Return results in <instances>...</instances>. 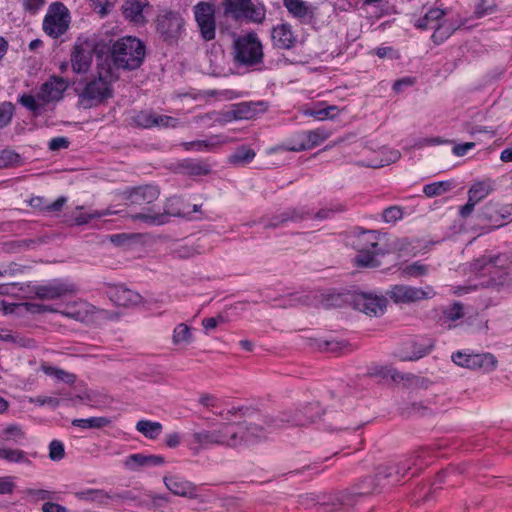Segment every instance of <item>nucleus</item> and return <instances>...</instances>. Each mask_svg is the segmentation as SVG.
I'll list each match as a JSON object with an SVG mask.
<instances>
[{
  "mask_svg": "<svg viewBox=\"0 0 512 512\" xmlns=\"http://www.w3.org/2000/svg\"><path fill=\"white\" fill-rule=\"evenodd\" d=\"M267 109L263 101L241 102L232 106L231 115L237 120H248L254 118L257 114Z\"/></svg>",
  "mask_w": 512,
  "mask_h": 512,
  "instance_id": "26",
  "label": "nucleus"
},
{
  "mask_svg": "<svg viewBox=\"0 0 512 512\" xmlns=\"http://www.w3.org/2000/svg\"><path fill=\"white\" fill-rule=\"evenodd\" d=\"M145 54L146 47L140 39L126 36L111 45L109 58L116 69L132 71L142 65Z\"/></svg>",
  "mask_w": 512,
  "mask_h": 512,
  "instance_id": "5",
  "label": "nucleus"
},
{
  "mask_svg": "<svg viewBox=\"0 0 512 512\" xmlns=\"http://www.w3.org/2000/svg\"><path fill=\"white\" fill-rule=\"evenodd\" d=\"M218 435V446L237 448L242 446V426L240 422H229L222 424L216 429Z\"/></svg>",
  "mask_w": 512,
  "mask_h": 512,
  "instance_id": "22",
  "label": "nucleus"
},
{
  "mask_svg": "<svg viewBox=\"0 0 512 512\" xmlns=\"http://www.w3.org/2000/svg\"><path fill=\"white\" fill-rule=\"evenodd\" d=\"M428 454V449L421 448L413 452L412 455L404 459L403 461L394 464L393 469L396 474V481H400L406 475L411 473V476H415L425 466H428V462L425 461V457Z\"/></svg>",
  "mask_w": 512,
  "mask_h": 512,
  "instance_id": "15",
  "label": "nucleus"
},
{
  "mask_svg": "<svg viewBox=\"0 0 512 512\" xmlns=\"http://www.w3.org/2000/svg\"><path fill=\"white\" fill-rule=\"evenodd\" d=\"M364 495L348 491L320 495L305 493L299 496L298 503L305 509L315 508L316 512H350Z\"/></svg>",
  "mask_w": 512,
  "mask_h": 512,
  "instance_id": "2",
  "label": "nucleus"
},
{
  "mask_svg": "<svg viewBox=\"0 0 512 512\" xmlns=\"http://www.w3.org/2000/svg\"><path fill=\"white\" fill-rule=\"evenodd\" d=\"M65 456V448L61 441L53 440L49 444V457L52 461H60Z\"/></svg>",
  "mask_w": 512,
  "mask_h": 512,
  "instance_id": "54",
  "label": "nucleus"
},
{
  "mask_svg": "<svg viewBox=\"0 0 512 512\" xmlns=\"http://www.w3.org/2000/svg\"><path fill=\"white\" fill-rule=\"evenodd\" d=\"M194 16L203 40L211 41L216 36L215 7L201 1L194 6Z\"/></svg>",
  "mask_w": 512,
  "mask_h": 512,
  "instance_id": "13",
  "label": "nucleus"
},
{
  "mask_svg": "<svg viewBox=\"0 0 512 512\" xmlns=\"http://www.w3.org/2000/svg\"><path fill=\"white\" fill-rule=\"evenodd\" d=\"M76 497L80 500H92L101 504L105 499H110L111 495L102 489H87L76 493Z\"/></svg>",
  "mask_w": 512,
  "mask_h": 512,
  "instance_id": "46",
  "label": "nucleus"
},
{
  "mask_svg": "<svg viewBox=\"0 0 512 512\" xmlns=\"http://www.w3.org/2000/svg\"><path fill=\"white\" fill-rule=\"evenodd\" d=\"M70 13L67 7L61 2L50 5L43 20L44 32L52 38L62 36L69 28Z\"/></svg>",
  "mask_w": 512,
  "mask_h": 512,
  "instance_id": "11",
  "label": "nucleus"
},
{
  "mask_svg": "<svg viewBox=\"0 0 512 512\" xmlns=\"http://www.w3.org/2000/svg\"><path fill=\"white\" fill-rule=\"evenodd\" d=\"M484 265L503 268L507 264V259L502 255L484 256L482 258Z\"/></svg>",
  "mask_w": 512,
  "mask_h": 512,
  "instance_id": "64",
  "label": "nucleus"
},
{
  "mask_svg": "<svg viewBox=\"0 0 512 512\" xmlns=\"http://www.w3.org/2000/svg\"><path fill=\"white\" fill-rule=\"evenodd\" d=\"M96 44L94 40L78 38L71 52L72 70L85 73L89 70Z\"/></svg>",
  "mask_w": 512,
  "mask_h": 512,
  "instance_id": "14",
  "label": "nucleus"
},
{
  "mask_svg": "<svg viewBox=\"0 0 512 512\" xmlns=\"http://www.w3.org/2000/svg\"><path fill=\"white\" fill-rule=\"evenodd\" d=\"M352 246L357 251L354 262L362 268L380 267L381 258L396 250L388 243L387 234L377 230L362 229L355 235Z\"/></svg>",
  "mask_w": 512,
  "mask_h": 512,
  "instance_id": "1",
  "label": "nucleus"
},
{
  "mask_svg": "<svg viewBox=\"0 0 512 512\" xmlns=\"http://www.w3.org/2000/svg\"><path fill=\"white\" fill-rule=\"evenodd\" d=\"M223 16L236 22L262 24L266 19V8L253 0H223Z\"/></svg>",
  "mask_w": 512,
  "mask_h": 512,
  "instance_id": "6",
  "label": "nucleus"
},
{
  "mask_svg": "<svg viewBox=\"0 0 512 512\" xmlns=\"http://www.w3.org/2000/svg\"><path fill=\"white\" fill-rule=\"evenodd\" d=\"M429 272V266L421 263L420 261H416L410 265L402 268L401 273L406 277H421L427 275Z\"/></svg>",
  "mask_w": 512,
  "mask_h": 512,
  "instance_id": "47",
  "label": "nucleus"
},
{
  "mask_svg": "<svg viewBox=\"0 0 512 512\" xmlns=\"http://www.w3.org/2000/svg\"><path fill=\"white\" fill-rule=\"evenodd\" d=\"M453 187L452 181H438L425 185L423 192L427 197H436L450 191Z\"/></svg>",
  "mask_w": 512,
  "mask_h": 512,
  "instance_id": "42",
  "label": "nucleus"
},
{
  "mask_svg": "<svg viewBox=\"0 0 512 512\" xmlns=\"http://www.w3.org/2000/svg\"><path fill=\"white\" fill-rule=\"evenodd\" d=\"M0 459L6 460L10 463L31 464V461L27 458L26 453L20 449L0 448Z\"/></svg>",
  "mask_w": 512,
  "mask_h": 512,
  "instance_id": "43",
  "label": "nucleus"
},
{
  "mask_svg": "<svg viewBox=\"0 0 512 512\" xmlns=\"http://www.w3.org/2000/svg\"><path fill=\"white\" fill-rule=\"evenodd\" d=\"M179 168L189 176H204L211 172L210 165L203 160L184 159L179 163Z\"/></svg>",
  "mask_w": 512,
  "mask_h": 512,
  "instance_id": "32",
  "label": "nucleus"
},
{
  "mask_svg": "<svg viewBox=\"0 0 512 512\" xmlns=\"http://www.w3.org/2000/svg\"><path fill=\"white\" fill-rule=\"evenodd\" d=\"M345 207L343 205H337L334 208H323L320 209L315 215L314 218L318 220H324L333 217L338 212H343Z\"/></svg>",
  "mask_w": 512,
  "mask_h": 512,
  "instance_id": "63",
  "label": "nucleus"
},
{
  "mask_svg": "<svg viewBox=\"0 0 512 512\" xmlns=\"http://www.w3.org/2000/svg\"><path fill=\"white\" fill-rule=\"evenodd\" d=\"M456 30V26L453 21L446 19L445 16L435 27L434 33L431 36L432 41L439 45L447 40Z\"/></svg>",
  "mask_w": 512,
  "mask_h": 512,
  "instance_id": "35",
  "label": "nucleus"
},
{
  "mask_svg": "<svg viewBox=\"0 0 512 512\" xmlns=\"http://www.w3.org/2000/svg\"><path fill=\"white\" fill-rule=\"evenodd\" d=\"M335 111H338V108L336 106H328L323 109L311 110L308 112V114L318 120H325L328 118L335 117Z\"/></svg>",
  "mask_w": 512,
  "mask_h": 512,
  "instance_id": "57",
  "label": "nucleus"
},
{
  "mask_svg": "<svg viewBox=\"0 0 512 512\" xmlns=\"http://www.w3.org/2000/svg\"><path fill=\"white\" fill-rule=\"evenodd\" d=\"M164 483L167 489H169L173 494L178 496H190L193 492V487L191 483L183 481L178 477L165 476Z\"/></svg>",
  "mask_w": 512,
  "mask_h": 512,
  "instance_id": "34",
  "label": "nucleus"
},
{
  "mask_svg": "<svg viewBox=\"0 0 512 512\" xmlns=\"http://www.w3.org/2000/svg\"><path fill=\"white\" fill-rule=\"evenodd\" d=\"M352 305L369 316H379L385 312L387 298L384 296H373L371 294L360 293L352 298Z\"/></svg>",
  "mask_w": 512,
  "mask_h": 512,
  "instance_id": "19",
  "label": "nucleus"
},
{
  "mask_svg": "<svg viewBox=\"0 0 512 512\" xmlns=\"http://www.w3.org/2000/svg\"><path fill=\"white\" fill-rule=\"evenodd\" d=\"M22 305L25 307L26 311L31 314H43L46 312H49V313L58 312V310L55 309L51 305H44V304L32 303V302H25Z\"/></svg>",
  "mask_w": 512,
  "mask_h": 512,
  "instance_id": "52",
  "label": "nucleus"
},
{
  "mask_svg": "<svg viewBox=\"0 0 512 512\" xmlns=\"http://www.w3.org/2000/svg\"><path fill=\"white\" fill-rule=\"evenodd\" d=\"M301 137L306 140V145H300L299 148L311 149L324 142L329 137V134L325 130L316 129L301 132Z\"/></svg>",
  "mask_w": 512,
  "mask_h": 512,
  "instance_id": "39",
  "label": "nucleus"
},
{
  "mask_svg": "<svg viewBox=\"0 0 512 512\" xmlns=\"http://www.w3.org/2000/svg\"><path fill=\"white\" fill-rule=\"evenodd\" d=\"M256 153L255 151L247 146H241L232 155L229 156V161L232 164H246L251 162Z\"/></svg>",
  "mask_w": 512,
  "mask_h": 512,
  "instance_id": "45",
  "label": "nucleus"
},
{
  "mask_svg": "<svg viewBox=\"0 0 512 512\" xmlns=\"http://www.w3.org/2000/svg\"><path fill=\"white\" fill-rule=\"evenodd\" d=\"M164 458L159 455H143L140 453L131 454L127 457L125 465L129 469H135L137 467L144 466H158L164 463Z\"/></svg>",
  "mask_w": 512,
  "mask_h": 512,
  "instance_id": "30",
  "label": "nucleus"
},
{
  "mask_svg": "<svg viewBox=\"0 0 512 512\" xmlns=\"http://www.w3.org/2000/svg\"><path fill=\"white\" fill-rule=\"evenodd\" d=\"M41 370L48 376L55 377L57 380L72 385L76 381V376L63 369L53 367L47 363L41 365Z\"/></svg>",
  "mask_w": 512,
  "mask_h": 512,
  "instance_id": "40",
  "label": "nucleus"
},
{
  "mask_svg": "<svg viewBox=\"0 0 512 512\" xmlns=\"http://www.w3.org/2000/svg\"><path fill=\"white\" fill-rule=\"evenodd\" d=\"M257 412L254 409L247 408V407H233L226 412L221 411L216 413L218 416L222 417L223 419L229 420L231 416L241 414L242 416L251 417Z\"/></svg>",
  "mask_w": 512,
  "mask_h": 512,
  "instance_id": "51",
  "label": "nucleus"
},
{
  "mask_svg": "<svg viewBox=\"0 0 512 512\" xmlns=\"http://www.w3.org/2000/svg\"><path fill=\"white\" fill-rule=\"evenodd\" d=\"M111 420L107 417H91L86 419H74L72 425L83 429H101L110 425Z\"/></svg>",
  "mask_w": 512,
  "mask_h": 512,
  "instance_id": "41",
  "label": "nucleus"
},
{
  "mask_svg": "<svg viewBox=\"0 0 512 512\" xmlns=\"http://www.w3.org/2000/svg\"><path fill=\"white\" fill-rule=\"evenodd\" d=\"M444 315L451 321L462 318L464 316L463 305L460 302L453 303L447 310H445Z\"/></svg>",
  "mask_w": 512,
  "mask_h": 512,
  "instance_id": "59",
  "label": "nucleus"
},
{
  "mask_svg": "<svg viewBox=\"0 0 512 512\" xmlns=\"http://www.w3.org/2000/svg\"><path fill=\"white\" fill-rule=\"evenodd\" d=\"M67 88L68 82L64 78L53 75L41 85L37 96L24 93L19 96L18 103L33 116L39 117L46 111L47 104L58 102L63 98Z\"/></svg>",
  "mask_w": 512,
  "mask_h": 512,
  "instance_id": "3",
  "label": "nucleus"
},
{
  "mask_svg": "<svg viewBox=\"0 0 512 512\" xmlns=\"http://www.w3.org/2000/svg\"><path fill=\"white\" fill-rule=\"evenodd\" d=\"M192 445H195L193 449L198 452L202 449H209L215 445L218 446V435L215 430H202L195 432L192 435Z\"/></svg>",
  "mask_w": 512,
  "mask_h": 512,
  "instance_id": "29",
  "label": "nucleus"
},
{
  "mask_svg": "<svg viewBox=\"0 0 512 512\" xmlns=\"http://www.w3.org/2000/svg\"><path fill=\"white\" fill-rule=\"evenodd\" d=\"M76 291L77 288L73 283L58 279L33 287L35 296L43 300H54L65 295L74 294Z\"/></svg>",
  "mask_w": 512,
  "mask_h": 512,
  "instance_id": "17",
  "label": "nucleus"
},
{
  "mask_svg": "<svg viewBox=\"0 0 512 512\" xmlns=\"http://www.w3.org/2000/svg\"><path fill=\"white\" fill-rule=\"evenodd\" d=\"M271 419H277L276 417H266L264 420L265 425L256 423L240 422L242 426V446H246L264 438L266 433L272 432L273 430L279 429L280 427L273 426Z\"/></svg>",
  "mask_w": 512,
  "mask_h": 512,
  "instance_id": "21",
  "label": "nucleus"
},
{
  "mask_svg": "<svg viewBox=\"0 0 512 512\" xmlns=\"http://www.w3.org/2000/svg\"><path fill=\"white\" fill-rule=\"evenodd\" d=\"M271 38L274 47L289 50L294 47L296 38L288 23L277 25L272 29Z\"/></svg>",
  "mask_w": 512,
  "mask_h": 512,
  "instance_id": "25",
  "label": "nucleus"
},
{
  "mask_svg": "<svg viewBox=\"0 0 512 512\" xmlns=\"http://www.w3.org/2000/svg\"><path fill=\"white\" fill-rule=\"evenodd\" d=\"M190 205L186 204L180 197L173 196L167 199L165 202L163 212L154 211L152 208H148V212H141L132 215L134 221H142L148 225L159 226L167 223L169 217H185L187 216L186 208Z\"/></svg>",
  "mask_w": 512,
  "mask_h": 512,
  "instance_id": "8",
  "label": "nucleus"
},
{
  "mask_svg": "<svg viewBox=\"0 0 512 512\" xmlns=\"http://www.w3.org/2000/svg\"><path fill=\"white\" fill-rule=\"evenodd\" d=\"M138 432L142 433L146 438L155 440L162 432V424L150 420H140L136 424Z\"/></svg>",
  "mask_w": 512,
  "mask_h": 512,
  "instance_id": "38",
  "label": "nucleus"
},
{
  "mask_svg": "<svg viewBox=\"0 0 512 512\" xmlns=\"http://www.w3.org/2000/svg\"><path fill=\"white\" fill-rule=\"evenodd\" d=\"M496 8L494 0H480L475 8V14L478 18L492 13Z\"/></svg>",
  "mask_w": 512,
  "mask_h": 512,
  "instance_id": "55",
  "label": "nucleus"
},
{
  "mask_svg": "<svg viewBox=\"0 0 512 512\" xmlns=\"http://www.w3.org/2000/svg\"><path fill=\"white\" fill-rule=\"evenodd\" d=\"M106 293L116 306L129 307L141 301V296L137 292L122 285H111Z\"/></svg>",
  "mask_w": 512,
  "mask_h": 512,
  "instance_id": "24",
  "label": "nucleus"
},
{
  "mask_svg": "<svg viewBox=\"0 0 512 512\" xmlns=\"http://www.w3.org/2000/svg\"><path fill=\"white\" fill-rule=\"evenodd\" d=\"M234 62L239 66L252 67L262 63L263 46L254 32L240 36L234 41Z\"/></svg>",
  "mask_w": 512,
  "mask_h": 512,
  "instance_id": "7",
  "label": "nucleus"
},
{
  "mask_svg": "<svg viewBox=\"0 0 512 512\" xmlns=\"http://www.w3.org/2000/svg\"><path fill=\"white\" fill-rule=\"evenodd\" d=\"M150 8L147 0H125L121 10L123 17L135 25H145V10Z\"/></svg>",
  "mask_w": 512,
  "mask_h": 512,
  "instance_id": "23",
  "label": "nucleus"
},
{
  "mask_svg": "<svg viewBox=\"0 0 512 512\" xmlns=\"http://www.w3.org/2000/svg\"><path fill=\"white\" fill-rule=\"evenodd\" d=\"M435 294L436 292L430 285L422 288L405 284H395L391 285L386 291V298H389L397 305H408L422 300L431 299Z\"/></svg>",
  "mask_w": 512,
  "mask_h": 512,
  "instance_id": "10",
  "label": "nucleus"
},
{
  "mask_svg": "<svg viewBox=\"0 0 512 512\" xmlns=\"http://www.w3.org/2000/svg\"><path fill=\"white\" fill-rule=\"evenodd\" d=\"M300 145H306V140L301 137V132L296 133L287 143L288 151L300 152L309 148H298Z\"/></svg>",
  "mask_w": 512,
  "mask_h": 512,
  "instance_id": "60",
  "label": "nucleus"
},
{
  "mask_svg": "<svg viewBox=\"0 0 512 512\" xmlns=\"http://www.w3.org/2000/svg\"><path fill=\"white\" fill-rule=\"evenodd\" d=\"M511 215L507 207L501 206L498 202L489 201L482 207L479 218L487 225L499 228L503 226L507 220L511 219Z\"/></svg>",
  "mask_w": 512,
  "mask_h": 512,
  "instance_id": "20",
  "label": "nucleus"
},
{
  "mask_svg": "<svg viewBox=\"0 0 512 512\" xmlns=\"http://www.w3.org/2000/svg\"><path fill=\"white\" fill-rule=\"evenodd\" d=\"M184 19L173 11L165 12L157 18L156 29L164 42L174 44L183 32Z\"/></svg>",
  "mask_w": 512,
  "mask_h": 512,
  "instance_id": "12",
  "label": "nucleus"
},
{
  "mask_svg": "<svg viewBox=\"0 0 512 512\" xmlns=\"http://www.w3.org/2000/svg\"><path fill=\"white\" fill-rule=\"evenodd\" d=\"M156 114L152 110H141L130 118L129 124L135 128L150 129L155 127Z\"/></svg>",
  "mask_w": 512,
  "mask_h": 512,
  "instance_id": "33",
  "label": "nucleus"
},
{
  "mask_svg": "<svg viewBox=\"0 0 512 512\" xmlns=\"http://www.w3.org/2000/svg\"><path fill=\"white\" fill-rule=\"evenodd\" d=\"M283 4L288 12L297 19H305L312 16L310 7L303 0H283Z\"/></svg>",
  "mask_w": 512,
  "mask_h": 512,
  "instance_id": "37",
  "label": "nucleus"
},
{
  "mask_svg": "<svg viewBox=\"0 0 512 512\" xmlns=\"http://www.w3.org/2000/svg\"><path fill=\"white\" fill-rule=\"evenodd\" d=\"M493 191V181L486 179L475 182L468 191L470 201L477 203L486 198Z\"/></svg>",
  "mask_w": 512,
  "mask_h": 512,
  "instance_id": "36",
  "label": "nucleus"
},
{
  "mask_svg": "<svg viewBox=\"0 0 512 512\" xmlns=\"http://www.w3.org/2000/svg\"><path fill=\"white\" fill-rule=\"evenodd\" d=\"M391 467H393V465L379 467L376 473V477L378 478V480L387 479L392 484L397 483L398 481L395 480V471L393 469H390Z\"/></svg>",
  "mask_w": 512,
  "mask_h": 512,
  "instance_id": "62",
  "label": "nucleus"
},
{
  "mask_svg": "<svg viewBox=\"0 0 512 512\" xmlns=\"http://www.w3.org/2000/svg\"><path fill=\"white\" fill-rule=\"evenodd\" d=\"M403 217V209L400 206H390L383 210L382 219L386 223H395Z\"/></svg>",
  "mask_w": 512,
  "mask_h": 512,
  "instance_id": "49",
  "label": "nucleus"
},
{
  "mask_svg": "<svg viewBox=\"0 0 512 512\" xmlns=\"http://www.w3.org/2000/svg\"><path fill=\"white\" fill-rule=\"evenodd\" d=\"M20 156L14 151L11 150H3L0 153V167L6 168L14 163H16L19 160Z\"/></svg>",
  "mask_w": 512,
  "mask_h": 512,
  "instance_id": "58",
  "label": "nucleus"
},
{
  "mask_svg": "<svg viewBox=\"0 0 512 512\" xmlns=\"http://www.w3.org/2000/svg\"><path fill=\"white\" fill-rule=\"evenodd\" d=\"M25 495L29 497L33 501H44L51 500L55 498V492L45 490V489H26Z\"/></svg>",
  "mask_w": 512,
  "mask_h": 512,
  "instance_id": "50",
  "label": "nucleus"
},
{
  "mask_svg": "<svg viewBox=\"0 0 512 512\" xmlns=\"http://www.w3.org/2000/svg\"><path fill=\"white\" fill-rule=\"evenodd\" d=\"M497 359L491 353L471 354L468 358L467 367L473 370L491 372L496 369Z\"/></svg>",
  "mask_w": 512,
  "mask_h": 512,
  "instance_id": "27",
  "label": "nucleus"
},
{
  "mask_svg": "<svg viewBox=\"0 0 512 512\" xmlns=\"http://www.w3.org/2000/svg\"><path fill=\"white\" fill-rule=\"evenodd\" d=\"M444 16V10L440 8H431L424 14V16L419 17L416 20L415 27L421 30H434Z\"/></svg>",
  "mask_w": 512,
  "mask_h": 512,
  "instance_id": "31",
  "label": "nucleus"
},
{
  "mask_svg": "<svg viewBox=\"0 0 512 512\" xmlns=\"http://www.w3.org/2000/svg\"><path fill=\"white\" fill-rule=\"evenodd\" d=\"M312 212L306 206L289 207L284 212L271 216L267 219H262L264 228H278L287 224L288 222H301L311 217Z\"/></svg>",
  "mask_w": 512,
  "mask_h": 512,
  "instance_id": "18",
  "label": "nucleus"
},
{
  "mask_svg": "<svg viewBox=\"0 0 512 512\" xmlns=\"http://www.w3.org/2000/svg\"><path fill=\"white\" fill-rule=\"evenodd\" d=\"M323 414V408L317 401L307 403L301 409L284 412L277 416V419H271L275 427L305 426L314 423Z\"/></svg>",
  "mask_w": 512,
  "mask_h": 512,
  "instance_id": "9",
  "label": "nucleus"
},
{
  "mask_svg": "<svg viewBox=\"0 0 512 512\" xmlns=\"http://www.w3.org/2000/svg\"><path fill=\"white\" fill-rule=\"evenodd\" d=\"M228 140L221 135H212L205 140H195L183 143L185 150L214 151L216 148L227 143Z\"/></svg>",
  "mask_w": 512,
  "mask_h": 512,
  "instance_id": "28",
  "label": "nucleus"
},
{
  "mask_svg": "<svg viewBox=\"0 0 512 512\" xmlns=\"http://www.w3.org/2000/svg\"><path fill=\"white\" fill-rule=\"evenodd\" d=\"M46 4V0H22L23 8L26 12L34 15Z\"/></svg>",
  "mask_w": 512,
  "mask_h": 512,
  "instance_id": "61",
  "label": "nucleus"
},
{
  "mask_svg": "<svg viewBox=\"0 0 512 512\" xmlns=\"http://www.w3.org/2000/svg\"><path fill=\"white\" fill-rule=\"evenodd\" d=\"M14 110L15 106L12 102L5 101L0 104V129L10 124Z\"/></svg>",
  "mask_w": 512,
  "mask_h": 512,
  "instance_id": "48",
  "label": "nucleus"
},
{
  "mask_svg": "<svg viewBox=\"0 0 512 512\" xmlns=\"http://www.w3.org/2000/svg\"><path fill=\"white\" fill-rule=\"evenodd\" d=\"M78 306H80L81 308L76 309V307H70L64 311H61L60 313L66 317L75 319L77 321H83L87 314V310L83 308H86L87 304L85 302H81L78 304Z\"/></svg>",
  "mask_w": 512,
  "mask_h": 512,
  "instance_id": "53",
  "label": "nucleus"
},
{
  "mask_svg": "<svg viewBox=\"0 0 512 512\" xmlns=\"http://www.w3.org/2000/svg\"><path fill=\"white\" fill-rule=\"evenodd\" d=\"M117 78L109 63L100 64L97 76L90 79L79 94L80 103L85 108H92L112 98V82Z\"/></svg>",
  "mask_w": 512,
  "mask_h": 512,
  "instance_id": "4",
  "label": "nucleus"
},
{
  "mask_svg": "<svg viewBox=\"0 0 512 512\" xmlns=\"http://www.w3.org/2000/svg\"><path fill=\"white\" fill-rule=\"evenodd\" d=\"M180 126V122L177 118L156 114L155 127L160 128H176Z\"/></svg>",
  "mask_w": 512,
  "mask_h": 512,
  "instance_id": "56",
  "label": "nucleus"
},
{
  "mask_svg": "<svg viewBox=\"0 0 512 512\" xmlns=\"http://www.w3.org/2000/svg\"><path fill=\"white\" fill-rule=\"evenodd\" d=\"M193 340L190 327L185 323L178 324L173 331L172 342L174 345L189 344Z\"/></svg>",
  "mask_w": 512,
  "mask_h": 512,
  "instance_id": "44",
  "label": "nucleus"
},
{
  "mask_svg": "<svg viewBox=\"0 0 512 512\" xmlns=\"http://www.w3.org/2000/svg\"><path fill=\"white\" fill-rule=\"evenodd\" d=\"M159 188L156 185L146 184L137 187L127 188L121 192V198L129 205L151 204L158 199Z\"/></svg>",
  "mask_w": 512,
  "mask_h": 512,
  "instance_id": "16",
  "label": "nucleus"
}]
</instances>
